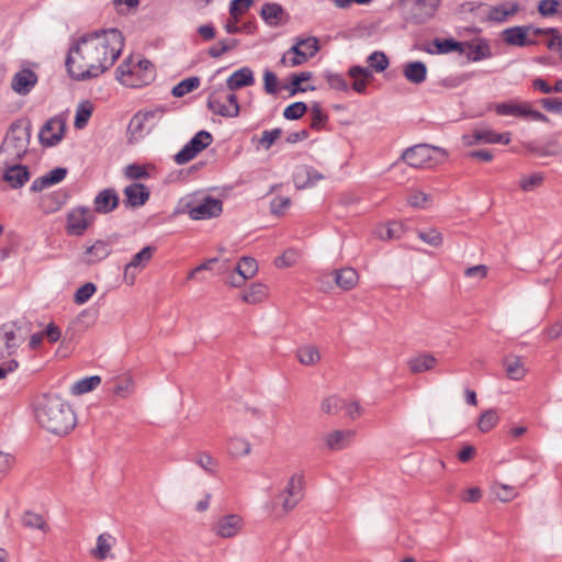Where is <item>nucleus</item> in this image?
Listing matches in <instances>:
<instances>
[{"mask_svg":"<svg viewBox=\"0 0 562 562\" xmlns=\"http://www.w3.org/2000/svg\"><path fill=\"white\" fill-rule=\"evenodd\" d=\"M124 45L122 33L116 29L86 33L72 42L65 66L76 81L99 77L121 55Z\"/></svg>","mask_w":562,"mask_h":562,"instance_id":"nucleus-1","label":"nucleus"},{"mask_svg":"<svg viewBox=\"0 0 562 562\" xmlns=\"http://www.w3.org/2000/svg\"><path fill=\"white\" fill-rule=\"evenodd\" d=\"M35 417L43 428L58 436L67 435L77 424L71 406L57 395H45L35 409Z\"/></svg>","mask_w":562,"mask_h":562,"instance_id":"nucleus-2","label":"nucleus"},{"mask_svg":"<svg viewBox=\"0 0 562 562\" xmlns=\"http://www.w3.org/2000/svg\"><path fill=\"white\" fill-rule=\"evenodd\" d=\"M32 124L30 121H16L11 124L0 147V160L10 158L20 160L27 151Z\"/></svg>","mask_w":562,"mask_h":562,"instance_id":"nucleus-3","label":"nucleus"},{"mask_svg":"<svg viewBox=\"0 0 562 562\" xmlns=\"http://www.w3.org/2000/svg\"><path fill=\"white\" fill-rule=\"evenodd\" d=\"M434 154L447 157V151L440 147L418 144L404 150L401 159L413 168H430L436 164Z\"/></svg>","mask_w":562,"mask_h":562,"instance_id":"nucleus-4","label":"nucleus"},{"mask_svg":"<svg viewBox=\"0 0 562 562\" xmlns=\"http://www.w3.org/2000/svg\"><path fill=\"white\" fill-rule=\"evenodd\" d=\"M213 142V136L207 131H199L175 155V161L183 165L192 160L199 153L207 148Z\"/></svg>","mask_w":562,"mask_h":562,"instance_id":"nucleus-5","label":"nucleus"},{"mask_svg":"<svg viewBox=\"0 0 562 562\" xmlns=\"http://www.w3.org/2000/svg\"><path fill=\"white\" fill-rule=\"evenodd\" d=\"M93 220L89 207L77 206L71 209L66 217V232L70 236H81Z\"/></svg>","mask_w":562,"mask_h":562,"instance_id":"nucleus-6","label":"nucleus"},{"mask_svg":"<svg viewBox=\"0 0 562 562\" xmlns=\"http://www.w3.org/2000/svg\"><path fill=\"white\" fill-rule=\"evenodd\" d=\"M510 140L512 134L509 132L497 133L493 130H475L472 134L462 136L465 146H474L479 143L507 145Z\"/></svg>","mask_w":562,"mask_h":562,"instance_id":"nucleus-7","label":"nucleus"},{"mask_svg":"<svg viewBox=\"0 0 562 562\" xmlns=\"http://www.w3.org/2000/svg\"><path fill=\"white\" fill-rule=\"evenodd\" d=\"M0 164L3 165L2 178L11 188H21L29 181L30 172L26 166L11 161L10 158H3Z\"/></svg>","mask_w":562,"mask_h":562,"instance_id":"nucleus-8","label":"nucleus"},{"mask_svg":"<svg viewBox=\"0 0 562 562\" xmlns=\"http://www.w3.org/2000/svg\"><path fill=\"white\" fill-rule=\"evenodd\" d=\"M64 134L65 121L58 116H54L43 125L38 138L42 145L52 147L61 142Z\"/></svg>","mask_w":562,"mask_h":562,"instance_id":"nucleus-9","label":"nucleus"},{"mask_svg":"<svg viewBox=\"0 0 562 562\" xmlns=\"http://www.w3.org/2000/svg\"><path fill=\"white\" fill-rule=\"evenodd\" d=\"M223 211V202L220 199H215L207 195L201 203L192 206L189 211V215L192 220H209L218 216Z\"/></svg>","mask_w":562,"mask_h":562,"instance_id":"nucleus-10","label":"nucleus"},{"mask_svg":"<svg viewBox=\"0 0 562 562\" xmlns=\"http://www.w3.org/2000/svg\"><path fill=\"white\" fill-rule=\"evenodd\" d=\"M282 495H285L282 502V508L288 513L303 498V476L293 474L283 490Z\"/></svg>","mask_w":562,"mask_h":562,"instance_id":"nucleus-11","label":"nucleus"},{"mask_svg":"<svg viewBox=\"0 0 562 562\" xmlns=\"http://www.w3.org/2000/svg\"><path fill=\"white\" fill-rule=\"evenodd\" d=\"M530 29L531 24L512 26L505 29L502 32L501 36L503 42L510 46L525 47L530 45H537V41L528 38Z\"/></svg>","mask_w":562,"mask_h":562,"instance_id":"nucleus-12","label":"nucleus"},{"mask_svg":"<svg viewBox=\"0 0 562 562\" xmlns=\"http://www.w3.org/2000/svg\"><path fill=\"white\" fill-rule=\"evenodd\" d=\"M439 3V0H415L408 21L416 25L426 23L435 15Z\"/></svg>","mask_w":562,"mask_h":562,"instance_id":"nucleus-13","label":"nucleus"},{"mask_svg":"<svg viewBox=\"0 0 562 562\" xmlns=\"http://www.w3.org/2000/svg\"><path fill=\"white\" fill-rule=\"evenodd\" d=\"M224 92L225 90L223 86H220L217 89L210 91L206 101L207 109L214 114L223 117H237L239 115V109L237 106L227 109V105L222 102V99H224L222 93Z\"/></svg>","mask_w":562,"mask_h":562,"instance_id":"nucleus-14","label":"nucleus"},{"mask_svg":"<svg viewBox=\"0 0 562 562\" xmlns=\"http://www.w3.org/2000/svg\"><path fill=\"white\" fill-rule=\"evenodd\" d=\"M137 68H140V59H136L134 65L131 64L130 59L123 61L116 69V79L126 87H139L140 76L136 71Z\"/></svg>","mask_w":562,"mask_h":562,"instance_id":"nucleus-15","label":"nucleus"},{"mask_svg":"<svg viewBox=\"0 0 562 562\" xmlns=\"http://www.w3.org/2000/svg\"><path fill=\"white\" fill-rule=\"evenodd\" d=\"M36 83L37 75L29 68H23L13 76L11 87L18 94L26 95Z\"/></svg>","mask_w":562,"mask_h":562,"instance_id":"nucleus-16","label":"nucleus"},{"mask_svg":"<svg viewBox=\"0 0 562 562\" xmlns=\"http://www.w3.org/2000/svg\"><path fill=\"white\" fill-rule=\"evenodd\" d=\"M518 11L517 2H504L498 5H488V11L482 19H487V22L503 23Z\"/></svg>","mask_w":562,"mask_h":562,"instance_id":"nucleus-17","label":"nucleus"},{"mask_svg":"<svg viewBox=\"0 0 562 562\" xmlns=\"http://www.w3.org/2000/svg\"><path fill=\"white\" fill-rule=\"evenodd\" d=\"M432 45L436 47L435 50L430 48H426L425 50L428 54H449L452 52H458L459 54H463L465 52V47H471L472 44L469 42H459L454 38H435L432 41Z\"/></svg>","mask_w":562,"mask_h":562,"instance_id":"nucleus-18","label":"nucleus"},{"mask_svg":"<svg viewBox=\"0 0 562 562\" xmlns=\"http://www.w3.org/2000/svg\"><path fill=\"white\" fill-rule=\"evenodd\" d=\"M69 199V193L65 189L54 191L41 199V209L44 213L50 214L57 212Z\"/></svg>","mask_w":562,"mask_h":562,"instance_id":"nucleus-19","label":"nucleus"},{"mask_svg":"<svg viewBox=\"0 0 562 562\" xmlns=\"http://www.w3.org/2000/svg\"><path fill=\"white\" fill-rule=\"evenodd\" d=\"M322 179H324V176L312 166H303L294 176L297 189L313 187Z\"/></svg>","mask_w":562,"mask_h":562,"instance_id":"nucleus-20","label":"nucleus"},{"mask_svg":"<svg viewBox=\"0 0 562 562\" xmlns=\"http://www.w3.org/2000/svg\"><path fill=\"white\" fill-rule=\"evenodd\" d=\"M254 82L255 78L252 70L248 67H243L228 77L226 86L228 90L235 91L244 87L251 86Z\"/></svg>","mask_w":562,"mask_h":562,"instance_id":"nucleus-21","label":"nucleus"},{"mask_svg":"<svg viewBox=\"0 0 562 562\" xmlns=\"http://www.w3.org/2000/svg\"><path fill=\"white\" fill-rule=\"evenodd\" d=\"M348 75L353 79L352 89L358 93H366L368 81L373 79L372 71L369 68L357 65L349 68Z\"/></svg>","mask_w":562,"mask_h":562,"instance_id":"nucleus-22","label":"nucleus"},{"mask_svg":"<svg viewBox=\"0 0 562 562\" xmlns=\"http://www.w3.org/2000/svg\"><path fill=\"white\" fill-rule=\"evenodd\" d=\"M16 348V335L13 328L8 324L0 326V359L11 356Z\"/></svg>","mask_w":562,"mask_h":562,"instance_id":"nucleus-23","label":"nucleus"},{"mask_svg":"<svg viewBox=\"0 0 562 562\" xmlns=\"http://www.w3.org/2000/svg\"><path fill=\"white\" fill-rule=\"evenodd\" d=\"M119 204V195L113 189H105L99 192L94 199V207L99 213H109Z\"/></svg>","mask_w":562,"mask_h":562,"instance_id":"nucleus-24","label":"nucleus"},{"mask_svg":"<svg viewBox=\"0 0 562 562\" xmlns=\"http://www.w3.org/2000/svg\"><path fill=\"white\" fill-rule=\"evenodd\" d=\"M403 75L409 82L420 85L427 78V66L420 60L406 63L403 67Z\"/></svg>","mask_w":562,"mask_h":562,"instance_id":"nucleus-25","label":"nucleus"},{"mask_svg":"<svg viewBox=\"0 0 562 562\" xmlns=\"http://www.w3.org/2000/svg\"><path fill=\"white\" fill-rule=\"evenodd\" d=\"M241 518L237 515H227L216 524V533L222 538L234 537L240 529Z\"/></svg>","mask_w":562,"mask_h":562,"instance_id":"nucleus-26","label":"nucleus"},{"mask_svg":"<svg viewBox=\"0 0 562 562\" xmlns=\"http://www.w3.org/2000/svg\"><path fill=\"white\" fill-rule=\"evenodd\" d=\"M111 254L110 246L103 240H97L87 248L82 261L87 265H94L102 261Z\"/></svg>","mask_w":562,"mask_h":562,"instance_id":"nucleus-27","label":"nucleus"},{"mask_svg":"<svg viewBox=\"0 0 562 562\" xmlns=\"http://www.w3.org/2000/svg\"><path fill=\"white\" fill-rule=\"evenodd\" d=\"M472 44L471 47H465L469 49L467 58L469 61H480L492 56L491 46L485 38H479L475 41H468Z\"/></svg>","mask_w":562,"mask_h":562,"instance_id":"nucleus-28","label":"nucleus"},{"mask_svg":"<svg viewBox=\"0 0 562 562\" xmlns=\"http://www.w3.org/2000/svg\"><path fill=\"white\" fill-rule=\"evenodd\" d=\"M437 363V359L431 353H419L407 361L412 373H422L431 370Z\"/></svg>","mask_w":562,"mask_h":562,"instance_id":"nucleus-29","label":"nucleus"},{"mask_svg":"<svg viewBox=\"0 0 562 562\" xmlns=\"http://www.w3.org/2000/svg\"><path fill=\"white\" fill-rule=\"evenodd\" d=\"M284 14L283 8L274 2L265 3L260 11L261 18L270 26H278Z\"/></svg>","mask_w":562,"mask_h":562,"instance_id":"nucleus-30","label":"nucleus"},{"mask_svg":"<svg viewBox=\"0 0 562 562\" xmlns=\"http://www.w3.org/2000/svg\"><path fill=\"white\" fill-rule=\"evenodd\" d=\"M359 280V276L353 268H342L335 271V282L340 289L348 291L353 289Z\"/></svg>","mask_w":562,"mask_h":562,"instance_id":"nucleus-31","label":"nucleus"},{"mask_svg":"<svg viewBox=\"0 0 562 562\" xmlns=\"http://www.w3.org/2000/svg\"><path fill=\"white\" fill-rule=\"evenodd\" d=\"M313 56L297 46H291L281 57L280 64L288 67H295L306 63Z\"/></svg>","mask_w":562,"mask_h":562,"instance_id":"nucleus-32","label":"nucleus"},{"mask_svg":"<svg viewBox=\"0 0 562 562\" xmlns=\"http://www.w3.org/2000/svg\"><path fill=\"white\" fill-rule=\"evenodd\" d=\"M355 431L352 430H335L327 436L326 443L331 450L344 449L353 438Z\"/></svg>","mask_w":562,"mask_h":562,"instance_id":"nucleus-33","label":"nucleus"},{"mask_svg":"<svg viewBox=\"0 0 562 562\" xmlns=\"http://www.w3.org/2000/svg\"><path fill=\"white\" fill-rule=\"evenodd\" d=\"M115 539L110 533H101L97 538V546L92 549L91 554L98 560H104L114 544Z\"/></svg>","mask_w":562,"mask_h":562,"instance_id":"nucleus-34","label":"nucleus"},{"mask_svg":"<svg viewBox=\"0 0 562 562\" xmlns=\"http://www.w3.org/2000/svg\"><path fill=\"white\" fill-rule=\"evenodd\" d=\"M504 367L509 379L519 381L525 376L526 370L522 361L517 356H508L504 359Z\"/></svg>","mask_w":562,"mask_h":562,"instance_id":"nucleus-35","label":"nucleus"},{"mask_svg":"<svg viewBox=\"0 0 562 562\" xmlns=\"http://www.w3.org/2000/svg\"><path fill=\"white\" fill-rule=\"evenodd\" d=\"M527 149H528V151H530L531 154H533L538 157L559 156L562 154V147L559 144V142L555 139L550 140L544 146L536 145V144H528Z\"/></svg>","mask_w":562,"mask_h":562,"instance_id":"nucleus-36","label":"nucleus"},{"mask_svg":"<svg viewBox=\"0 0 562 562\" xmlns=\"http://www.w3.org/2000/svg\"><path fill=\"white\" fill-rule=\"evenodd\" d=\"M268 296V288L262 283H252L247 291L241 294V300L248 304H257Z\"/></svg>","mask_w":562,"mask_h":562,"instance_id":"nucleus-37","label":"nucleus"},{"mask_svg":"<svg viewBox=\"0 0 562 562\" xmlns=\"http://www.w3.org/2000/svg\"><path fill=\"white\" fill-rule=\"evenodd\" d=\"M200 83H201V80L199 77L193 76V77L186 78L172 88L171 94L176 98H182L186 94L198 89L200 87Z\"/></svg>","mask_w":562,"mask_h":562,"instance_id":"nucleus-38","label":"nucleus"},{"mask_svg":"<svg viewBox=\"0 0 562 562\" xmlns=\"http://www.w3.org/2000/svg\"><path fill=\"white\" fill-rule=\"evenodd\" d=\"M140 271V250L137 251L132 260L125 265L123 280L127 285H133Z\"/></svg>","mask_w":562,"mask_h":562,"instance_id":"nucleus-39","label":"nucleus"},{"mask_svg":"<svg viewBox=\"0 0 562 562\" xmlns=\"http://www.w3.org/2000/svg\"><path fill=\"white\" fill-rule=\"evenodd\" d=\"M101 383V378L99 375H91L83 378L71 386V393L75 395H81L94 390Z\"/></svg>","mask_w":562,"mask_h":562,"instance_id":"nucleus-40","label":"nucleus"},{"mask_svg":"<svg viewBox=\"0 0 562 562\" xmlns=\"http://www.w3.org/2000/svg\"><path fill=\"white\" fill-rule=\"evenodd\" d=\"M328 122V115L323 111L319 102H313L311 105V124L310 127L321 131Z\"/></svg>","mask_w":562,"mask_h":562,"instance_id":"nucleus-41","label":"nucleus"},{"mask_svg":"<svg viewBox=\"0 0 562 562\" xmlns=\"http://www.w3.org/2000/svg\"><path fill=\"white\" fill-rule=\"evenodd\" d=\"M228 453L233 457H245L251 451V446L248 440L239 437H234L229 440L227 447Z\"/></svg>","mask_w":562,"mask_h":562,"instance_id":"nucleus-42","label":"nucleus"},{"mask_svg":"<svg viewBox=\"0 0 562 562\" xmlns=\"http://www.w3.org/2000/svg\"><path fill=\"white\" fill-rule=\"evenodd\" d=\"M499 420L496 409L484 411L477 420V427L482 432H487L493 429Z\"/></svg>","mask_w":562,"mask_h":562,"instance_id":"nucleus-43","label":"nucleus"},{"mask_svg":"<svg viewBox=\"0 0 562 562\" xmlns=\"http://www.w3.org/2000/svg\"><path fill=\"white\" fill-rule=\"evenodd\" d=\"M92 114V105L89 101L79 103L76 109L74 125L76 128H83Z\"/></svg>","mask_w":562,"mask_h":562,"instance_id":"nucleus-44","label":"nucleus"},{"mask_svg":"<svg viewBox=\"0 0 562 562\" xmlns=\"http://www.w3.org/2000/svg\"><path fill=\"white\" fill-rule=\"evenodd\" d=\"M125 199L123 201L125 206L135 207L140 205V182H134L124 189Z\"/></svg>","mask_w":562,"mask_h":562,"instance_id":"nucleus-45","label":"nucleus"},{"mask_svg":"<svg viewBox=\"0 0 562 562\" xmlns=\"http://www.w3.org/2000/svg\"><path fill=\"white\" fill-rule=\"evenodd\" d=\"M461 9L464 12L472 13L480 22H487V19H482L488 11V4L484 2L467 1L461 4Z\"/></svg>","mask_w":562,"mask_h":562,"instance_id":"nucleus-46","label":"nucleus"},{"mask_svg":"<svg viewBox=\"0 0 562 562\" xmlns=\"http://www.w3.org/2000/svg\"><path fill=\"white\" fill-rule=\"evenodd\" d=\"M297 358L302 364L313 366L321 359V356L316 347L305 346L297 350Z\"/></svg>","mask_w":562,"mask_h":562,"instance_id":"nucleus-47","label":"nucleus"},{"mask_svg":"<svg viewBox=\"0 0 562 562\" xmlns=\"http://www.w3.org/2000/svg\"><path fill=\"white\" fill-rule=\"evenodd\" d=\"M367 63L370 68L374 69L376 72H382L389 67V58L385 53L375 50L370 54L367 58Z\"/></svg>","mask_w":562,"mask_h":562,"instance_id":"nucleus-48","label":"nucleus"},{"mask_svg":"<svg viewBox=\"0 0 562 562\" xmlns=\"http://www.w3.org/2000/svg\"><path fill=\"white\" fill-rule=\"evenodd\" d=\"M308 108L305 102L297 101L289 104L284 111L283 116L289 121H296L301 119L306 112Z\"/></svg>","mask_w":562,"mask_h":562,"instance_id":"nucleus-49","label":"nucleus"},{"mask_svg":"<svg viewBox=\"0 0 562 562\" xmlns=\"http://www.w3.org/2000/svg\"><path fill=\"white\" fill-rule=\"evenodd\" d=\"M235 268L239 273L250 279L257 273L258 263L251 257H243Z\"/></svg>","mask_w":562,"mask_h":562,"instance_id":"nucleus-50","label":"nucleus"},{"mask_svg":"<svg viewBox=\"0 0 562 562\" xmlns=\"http://www.w3.org/2000/svg\"><path fill=\"white\" fill-rule=\"evenodd\" d=\"M526 104H515L509 102H502L496 104L495 112L498 115H514V116H522Z\"/></svg>","mask_w":562,"mask_h":562,"instance_id":"nucleus-51","label":"nucleus"},{"mask_svg":"<svg viewBox=\"0 0 562 562\" xmlns=\"http://www.w3.org/2000/svg\"><path fill=\"white\" fill-rule=\"evenodd\" d=\"M345 407V401L338 396H329L322 402L321 408L325 414L335 415Z\"/></svg>","mask_w":562,"mask_h":562,"instance_id":"nucleus-52","label":"nucleus"},{"mask_svg":"<svg viewBox=\"0 0 562 562\" xmlns=\"http://www.w3.org/2000/svg\"><path fill=\"white\" fill-rule=\"evenodd\" d=\"M282 128L276 127L272 130H265L259 139V145L268 150L281 137Z\"/></svg>","mask_w":562,"mask_h":562,"instance_id":"nucleus-53","label":"nucleus"},{"mask_svg":"<svg viewBox=\"0 0 562 562\" xmlns=\"http://www.w3.org/2000/svg\"><path fill=\"white\" fill-rule=\"evenodd\" d=\"M403 232L402 223L391 222L386 227L381 228L379 234L382 239L392 240L401 238Z\"/></svg>","mask_w":562,"mask_h":562,"instance_id":"nucleus-54","label":"nucleus"},{"mask_svg":"<svg viewBox=\"0 0 562 562\" xmlns=\"http://www.w3.org/2000/svg\"><path fill=\"white\" fill-rule=\"evenodd\" d=\"M324 78L326 79L327 83L331 89H335L337 91H348L349 86L340 74H334L331 71H325Z\"/></svg>","mask_w":562,"mask_h":562,"instance_id":"nucleus-55","label":"nucleus"},{"mask_svg":"<svg viewBox=\"0 0 562 562\" xmlns=\"http://www.w3.org/2000/svg\"><path fill=\"white\" fill-rule=\"evenodd\" d=\"M543 173L536 172L528 177L521 178L519 186L522 191L529 192L533 191L536 188H539L543 183Z\"/></svg>","mask_w":562,"mask_h":562,"instance_id":"nucleus-56","label":"nucleus"},{"mask_svg":"<svg viewBox=\"0 0 562 562\" xmlns=\"http://www.w3.org/2000/svg\"><path fill=\"white\" fill-rule=\"evenodd\" d=\"M418 237L426 244L432 247H439L442 244V235L436 228H429L427 231H419Z\"/></svg>","mask_w":562,"mask_h":562,"instance_id":"nucleus-57","label":"nucleus"},{"mask_svg":"<svg viewBox=\"0 0 562 562\" xmlns=\"http://www.w3.org/2000/svg\"><path fill=\"white\" fill-rule=\"evenodd\" d=\"M127 136L128 142L131 144H135L139 140L140 137V111L136 112L128 126H127Z\"/></svg>","mask_w":562,"mask_h":562,"instance_id":"nucleus-58","label":"nucleus"},{"mask_svg":"<svg viewBox=\"0 0 562 562\" xmlns=\"http://www.w3.org/2000/svg\"><path fill=\"white\" fill-rule=\"evenodd\" d=\"M560 0H541L538 4V12L542 16H552L560 13Z\"/></svg>","mask_w":562,"mask_h":562,"instance_id":"nucleus-59","label":"nucleus"},{"mask_svg":"<svg viewBox=\"0 0 562 562\" xmlns=\"http://www.w3.org/2000/svg\"><path fill=\"white\" fill-rule=\"evenodd\" d=\"M95 285L92 282H87L81 285L75 293V302L77 304H85L95 293Z\"/></svg>","mask_w":562,"mask_h":562,"instance_id":"nucleus-60","label":"nucleus"},{"mask_svg":"<svg viewBox=\"0 0 562 562\" xmlns=\"http://www.w3.org/2000/svg\"><path fill=\"white\" fill-rule=\"evenodd\" d=\"M254 3V0H232L229 14L237 21Z\"/></svg>","mask_w":562,"mask_h":562,"instance_id":"nucleus-61","label":"nucleus"},{"mask_svg":"<svg viewBox=\"0 0 562 562\" xmlns=\"http://www.w3.org/2000/svg\"><path fill=\"white\" fill-rule=\"evenodd\" d=\"M263 89L268 94H276L280 89L278 77L271 70H266L263 74Z\"/></svg>","mask_w":562,"mask_h":562,"instance_id":"nucleus-62","label":"nucleus"},{"mask_svg":"<svg viewBox=\"0 0 562 562\" xmlns=\"http://www.w3.org/2000/svg\"><path fill=\"white\" fill-rule=\"evenodd\" d=\"M112 2L120 14L135 12L139 4V0H112Z\"/></svg>","mask_w":562,"mask_h":562,"instance_id":"nucleus-63","label":"nucleus"},{"mask_svg":"<svg viewBox=\"0 0 562 562\" xmlns=\"http://www.w3.org/2000/svg\"><path fill=\"white\" fill-rule=\"evenodd\" d=\"M195 462L199 467H201L207 473H210V474L215 473L216 461L209 453H206V452L199 453Z\"/></svg>","mask_w":562,"mask_h":562,"instance_id":"nucleus-64","label":"nucleus"}]
</instances>
